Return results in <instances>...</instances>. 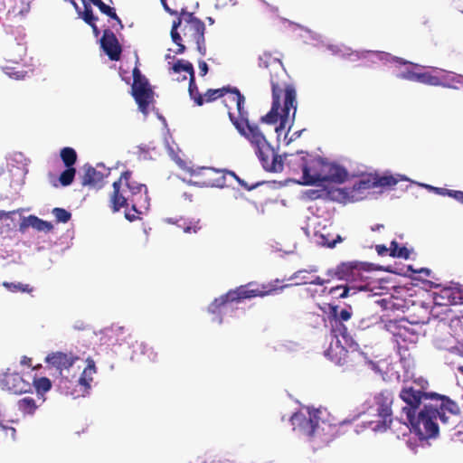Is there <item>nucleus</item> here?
<instances>
[{
	"label": "nucleus",
	"instance_id": "nucleus-22",
	"mask_svg": "<svg viewBox=\"0 0 463 463\" xmlns=\"http://www.w3.org/2000/svg\"><path fill=\"white\" fill-rule=\"evenodd\" d=\"M105 175L91 165L83 166V175H81V184L94 189H100L104 186Z\"/></svg>",
	"mask_w": 463,
	"mask_h": 463
},
{
	"label": "nucleus",
	"instance_id": "nucleus-41",
	"mask_svg": "<svg viewBox=\"0 0 463 463\" xmlns=\"http://www.w3.org/2000/svg\"><path fill=\"white\" fill-rule=\"evenodd\" d=\"M76 169L74 167H66V169L61 172L59 177V181L62 186L70 185L75 177Z\"/></svg>",
	"mask_w": 463,
	"mask_h": 463
},
{
	"label": "nucleus",
	"instance_id": "nucleus-15",
	"mask_svg": "<svg viewBox=\"0 0 463 463\" xmlns=\"http://www.w3.org/2000/svg\"><path fill=\"white\" fill-rule=\"evenodd\" d=\"M129 194V188L125 186V181H121L120 176L118 181L113 183V192L109 197L110 208L113 213L131 205L132 198Z\"/></svg>",
	"mask_w": 463,
	"mask_h": 463
},
{
	"label": "nucleus",
	"instance_id": "nucleus-14",
	"mask_svg": "<svg viewBox=\"0 0 463 463\" xmlns=\"http://www.w3.org/2000/svg\"><path fill=\"white\" fill-rule=\"evenodd\" d=\"M325 158L309 154L304 175L299 184L303 185H315L321 183Z\"/></svg>",
	"mask_w": 463,
	"mask_h": 463
},
{
	"label": "nucleus",
	"instance_id": "nucleus-38",
	"mask_svg": "<svg viewBox=\"0 0 463 463\" xmlns=\"http://www.w3.org/2000/svg\"><path fill=\"white\" fill-rule=\"evenodd\" d=\"M174 72L178 73L182 71L187 72L189 77L194 75V66L190 61H185L184 60H178L172 67Z\"/></svg>",
	"mask_w": 463,
	"mask_h": 463
},
{
	"label": "nucleus",
	"instance_id": "nucleus-16",
	"mask_svg": "<svg viewBox=\"0 0 463 463\" xmlns=\"http://www.w3.org/2000/svg\"><path fill=\"white\" fill-rule=\"evenodd\" d=\"M194 176L198 179L197 183L203 186L222 187L225 185L224 173L215 168L203 167Z\"/></svg>",
	"mask_w": 463,
	"mask_h": 463
},
{
	"label": "nucleus",
	"instance_id": "nucleus-29",
	"mask_svg": "<svg viewBox=\"0 0 463 463\" xmlns=\"http://www.w3.org/2000/svg\"><path fill=\"white\" fill-rule=\"evenodd\" d=\"M18 410L24 415L29 414L32 415L34 413L38 405L36 402L32 397L26 396L24 397L17 402Z\"/></svg>",
	"mask_w": 463,
	"mask_h": 463
},
{
	"label": "nucleus",
	"instance_id": "nucleus-50",
	"mask_svg": "<svg viewBox=\"0 0 463 463\" xmlns=\"http://www.w3.org/2000/svg\"><path fill=\"white\" fill-rule=\"evenodd\" d=\"M21 1L23 3L24 6L19 10H16V7H14V11L16 12L20 15H24L30 10V4H29V2L24 1V0H21Z\"/></svg>",
	"mask_w": 463,
	"mask_h": 463
},
{
	"label": "nucleus",
	"instance_id": "nucleus-47",
	"mask_svg": "<svg viewBox=\"0 0 463 463\" xmlns=\"http://www.w3.org/2000/svg\"><path fill=\"white\" fill-rule=\"evenodd\" d=\"M433 189L435 191H439V190L447 191L449 196H451V197L457 199L458 201L463 202V192H461V191H453V190H449L446 188H433Z\"/></svg>",
	"mask_w": 463,
	"mask_h": 463
},
{
	"label": "nucleus",
	"instance_id": "nucleus-60",
	"mask_svg": "<svg viewBox=\"0 0 463 463\" xmlns=\"http://www.w3.org/2000/svg\"><path fill=\"white\" fill-rule=\"evenodd\" d=\"M90 27H91V29H92V32H93L94 36L98 37V36L99 35V33H100V31H99V29L98 28V26H97L96 23H93V24H90Z\"/></svg>",
	"mask_w": 463,
	"mask_h": 463
},
{
	"label": "nucleus",
	"instance_id": "nucleus-21",
	"mask_svg": "<svg viewBox=\"0 0 463 463\" xmlns=\"http://www.w3.org/2000/svg\"><path fill=\"white\" fill-rule=\"evenodd\" d=\"M308 156V153L303 151L295 154H285L283 158L284 165H286L291 174L303 176Z\"/></svg>",
	"mask_w": 463,
	"mask_h": 463
},
{
	"label": "nucleus",
	"instance_id": "nucleus-61",
	"mask_svg": "<svg viewBox=\"0 0 463 463\" xmlns=\"http://www.w3.org/2000/svg\"><path fill=\"white\" fill-rule=\"evenodd\" d=\"M14 212H5V211H0V220H2L3 218H9L10 215L12 213H14Z\"/></svg>",
	"mask_w": 463,
	"mask_h": 463
},
{
	"label": "nucleus",
	"instance_id": "nucleus-4",
	"mask_svg": "<svg viewBox=\"0 0 463 463\" xmlns=\"http://www.w3.org/2000/svg\"><path fill=\"white\" fill-rule=\"evenodd\" d=\"M438 418V404L429 402L424 403L419 411L406 420L411 425V430L420 439H428L436 438L439 434Z\"/></svg>",
	"mask_w": 463,
	"mask_h": 463
},
{
	"label": "nucleus",
	"instance_id": "nucleus-2",
	"mask_svg": "<svg viewBox=\"0 0 463 463\" xmlns=\"http://www.w3.org/2000/svg\"><path fill=\"white\" fill-rule=\"evenodd\" d=\"M279 280L275 279L267 284H258L255 281L249 282L245 285H241L233 289H230L227 293L215 298L208 307V311L213 314L220 315L222 308L228 303H240L245 299L253 298H264L271 295L278 290H281L288 287V285H279Z\"/></svg>",
	"mask_w": 463,
	"mask_h": 463
},
{
	"label": "nucleus",
	"instance_id": "nucleus-13",
	"mask_svg": "<svg viewBox=\"0 0 463 463\" xmlns=\"http://www.w3.org/2000/svg\"><path fill=\"white\" fill-rule=\"evenodd\" d=\"M325 354L338 365H348L355 362V359L359 356V352L353 346L347 349L337 339L335 344L331 343Z\"/></svg>",
	"mask_w": 463,
	"mask_h": 463
},
{
	"label": "nucleus",
	"instance_id": "nucleus-36",
	"mask_svg": "<svg viewBox=\"0 0 463 463\" xmlns=\"http://www.w3.org/2000/svg\"><path fill=\"white\" fill-rule=\"evenodd\" d=\"M330 322L332 326V331L336 337L342 336L344 339H347L348 337H350L348 329L346 326L344 324V322L336 321L334 319H331Z\"/></svg>",
	"mask_w": 463,
	"mask_h": 463
},
{
	"label": "nucleus",
	"instance_id": "nucleus-9",
	"mask_svg": "<svg viewBox=\"0 0 463 463\" xmlns=\"http://www.w3.org/2000/svg\"><path fill=\"white\" fill-rule=\"evenodd\" d=\"M364 270V262L344 261L335 269H329L326 275L333 279L346 280L349 284H359L362 281H368V278L363 274Z\"/></svg>",
	"mask_w": 463,
	"mask_h": 463
},
{
	"label": "nucleus",
	"instance_id": "nucleus-48",
	"mask_svg": "<svg viewBox=\"0 0 463 463\" xmlns=\"http://www.w3.org/2000/svg\"><path fill=\"white\" fill-rule=\"evenodd\" d=\"M332 279L328 277L327 279H324L320 278L319 276H312V279L310 280H304L305 283H309L311 285L316 286H323L326 283L329 282Z\"/></svg>",
	"mask_w": 463,
	"mask_h": 463
},
{
	"label": "nucleus",
	"instance_id": "nucleus-49",
	"mask_svg": "<svg viewBox=\"0 0 463 463\" xmlns=\"http://www.w3.org/2000/svg\"><path fill=\"white\" fill-rule=\"evenodd\" d=\"M392 257L408 260L410 258V250L405 246H399L397 253H393Z\"/></svg>",
	"mask_w": 463,
	"mask_h": 463
},
{
	"label": "nucleus",
	"instance_id": "nucleus-43",
	"mask_svg": "<svg viewBox=\"0 0 463 463\" xmlns=\"http://www.w3.org/2000/svg\"><path fill=\"white\" fill-rule=\"evenodd\" d=\"M52 214L54 215L57 222L66 223L71 218V213L69 211L59 207L52 209Z\"/></svg>",
	"mask_w": 463,
	"mask_h": 463
},
{
	"label": "nucleus",
	"instance_id": "nucleus-56",
	"mask_svg": "<svg viewBox=\"0 0 463 463\" xmlns=\"http://www.w3.org/2000/svg\"><path fill=\"white\" fill-rule=\"evenodd\" d=\"M140 209H141V208H138V212H139L138 213H141ZM133 212H134V213L127 212V213H125V217H126L128 221H130V222H133V221H135V220H137V216L136 215V213H136L135 211H133Z\"/></svg>",
	"mask_w": 463,
	"mask_h": 463
},
{
	"label": "nucleus",
	"instance_id": "nucleus-52",
	"mask_svg": "<svg viewBox=\"0 0 463 463\" xmlns=\"http://www.w3.org/2000/svg\"><path fill=\"white\" fill-rule=\"evenodd\" d=\"M375 250L377 253L381 256H385L389 254V249L383 244L376 245Z\"/></svg>",
	"mask_w": 463,
	"mask_h": 463
},
{
	"label": "nucleus",
	"instance_id": "nucleus-1",
	"mask_svg": "<svg viewBox=\"0 0 463 463\" xmlns=\"http://www.w3.org/2000/svg\"><path fill=\"white\" fill-rule=\"evenodd\" d=\"M259 67L269 71L272 103L270 110L260 118V122L274 125L279 122L276 132L284 130L294 121L297 112V92L295 86L289 82V77L281 61L270 53L264 52L259 56Z\"/></svg>",
	"mask_w": 463,
	"mask_h": 463
},
{
	"label": "nucleus",
	"instance_id": "nucleus-64",
	"mask_svg": "<svg viewBox=\"0 0 463 463\" xmlns=\"http://www.w3.org/2000/svg\"><path fill=\"white\" fill-rule=\"evenodd\" d=\"M241 184L242 186H244V187H245L247 190H249V191H250V190H252V189L256 188V187L259 185V184H253V185H247L244 182H241Z\"/></svg>",
	"mask_w": 463,
	"mask_h": 463
},
{
	"label": "nucleus",
	"instance_id": "nucleus-32",
	"mask_svg": "<svg viewBox=\"0 0 463 463\" xmlns=\"http://www.w3.org/2000/svg\"><path fill=\"white\" fill-rule=\"evenodd\" d=\"M61 158L66 167H73L77 161V153L71 147H63L60 153Z\"/></svg>",
	"mask_w": 463,
	"mask_h": 463
},
{
	"label": "nucleus",
	"instance_id": "nucleus-5",
	"mask_svg": "<svg viewBox=\"0 0 463 463\" xmlns=\"http://www.w3.org/2000/svg\"><path fill=\"white\" fill-rule=\"evenodd\" d=\"M227 101H235V109L237 113L233 111H229V119L241 136L246 137L250 133L255 131V129H259L258 125L250 123L249 119V112L245 108L246 99L244 95L241 93L239 89L236 87H232L231 90L226 96Z\"/></svg>",
	"mask_w": 463,
	"mask_h": 463
},
{
	"label": "nucleus",
	"instance_id": "nucleus-11",
	"mask_svg": "<svg viewBox=\"0 0 463 463\" xmlns=\"http://www.w3.org/2000/svg\"><path fill=\"white\" fill-rule=\"evenodd\" d=\"M133 84L132 96L141 112L146 114L149 104L153 101V90H151L148 80L141 74L137 67L133 70Z\"/></svg>",
	"mask_w": 463,
	"mask_h": 463
},
{
	"label": "nucleus",
	"instance_id": "nucleus-31",
	"mask_svg": "<svg viewBox=\"0 0 463 463\" xmlns=\"http://www.w3.org/2000/svg\"><path fill=\"white\" fill-rule=\"evenodd\" d=\"M188 91L190 98L194 99V103L197 106H202L204 103V99L203 95L199 92L197 85L195 83V76L192 75V77H189V87Z\"/></svg>",
	"mask_w": 463,
	"mask_h": 463
},
{
	"label": "nucleus",
	"instance_id": "nucleus-42",
	"mask_svg": "<svg viewBox=\"0 0 463 463\" xmlns=\"http://www.w3.org/2000/svg\"><path fill=\"white\" fill-rule=\"evenodd\" d=\"M317 269H311L310 270L307 269H300L296 271L290 278V279H299L298 282L296 283V285H305L306 283L304 280H310L312 279V276L310 277L309 274L311 272H316Z\"/></svg>",
	"mask_w": 463,
	"mask_h": 463
},
{
	"label": "nucleus",
	"instance_id": "nucleus-19",
	"mask_svg": "<svg viewBox=\"0 0 463 463\" xmlns=\"http://www.w3.org/2000/svg\"><path fill=\"white\" fill-rule=\"evenodd\" d=\"M45 360L62 374L64 370H69L79 360V356L72 353L53 352L49 354Z\"/></svg>",
	"mask_w": 463,
	"mask_h": 463
},
{
	"label": "nucleus",
	"instance_id": "nucleus-35",
	"mask_svg": "<svg viewBox=\"0 0 463 463\" xmlns=\"http://www.w3.org/2000/svg\"><path fill=\"white\" fill-rule=\"evenodd\" d=\"M417 82L424 83L431 86H439L441 80L438 76H434L430 72H418Z\"/></svg>",
	"mask_w": 463,
	"mask_h": 463
},
{
	"label": "nucleus",
	"instance_id": "nucleus-8",
	"mask_svg": "<svg viewBox=\"0 0 463 463\" xmlns=\"http://www.w3.org/2000/svg\"><path fill=\"white\" fill-rule=\"evenodd\" d=\"M393 394L389 390H383L374 394L370 409L378 417L375 429L386 430L392 422Z\"/></svg>",
	"mask_w": 463,
	"mask_h": 463
},
{
	"label": "nucleus",
	"instance_id": "nucleus-40",
	"mask_svg": "<svg viewBox=\"0 0 463 463\" xmlns=\"http://www.w3.org/2000/svg\"><path fill=\"white\" fill-rule=\"evenodd\" d=\"M6 289H8L11 292H26L31 293L33 291V288L30 287L28 284H23V283H14V282H3L2 284Z\"/></svg>",
	"mask_w": 463,
	"mask_h": 463
},
{
	"label": "nucleus",
	"instance_id": "nucleus-63",
	"mask_svg": "<svg viewBox=\"0 0 463 463\" xmlns=\"http://www.w3.org/2000/svg\"><path fill=\"white\" fill-rule=\"evenodd\" d=\"M161 3H162V5H163L164 8L165 9V11H167V12H168V13H170V14H175V12L172 11V10L168 7V5H167V4H166V1H165V0H161Z\"/></svg>",
	"mask_w": 463,
	"mask_h": 463
},
{
	"label": "nucleus",
	"instance_id": "nucleus-23",
	"mask_svg": "<svg viewBox=\"0 0 463 463\" xmlns=\"http://www.w3.org/2000/svg\"><path fill=\"white\" fill-rule=\"evenodd\" d=\"M370 290V284L368 281H362L359 284H346L344 286H336L330 289L331 294H336L338 291L339 298H345L350 296L356 294L359 291H368Z\"/></svg>",
	"mask_w": 463,
	"mask_h": 463
},
{
	"label": "nucleus",
	"instance_id": "nucleus-45",
	"mask_svg": "<svg viewBox=\"0 0 463 463\" xmlns=\"http://www.w3.org/2000/svg\"><path fill=\"white\" fill-rule=\"evenodd\" d=\"M321 244L323 246H326L327 248H334L335 247L336 243L343 241V238L340 235H336L335 239L330 240L326 236L322 235L321 236Z\"/></svg>",
	"mask_w": 463,
	"mask_h": 463
},
{
	"label": "nucleus",
	"instance_id": "nucleus-39",
	"mask_svg": "<svg viewBox=\"0 0 463 463\" xmlns=\"http://www.w3.org/2000/svg\"><path fill=\"white\" fill-rule=\"evenodd\" d=\"M332 319L346 322L352 317V312L349 309H342L338 311V307L335 306L331 307Z\"/></svg>",
	"mask_w": 463,
	"mask_h": 463
},
{
	"label": "nucleus",
	"instance_id": "nucleus-33",
	"mask_svg": "<svg viewBox=\"0 0 463 463\" xmlns=\"http://www.w3.org/2000/svg\"><path fill=\"white\" fill-rule=\"evenodd\" d=\"M177 225L182 228L185 233H197L202 229L200 220H180Z\"/></svg>",
	"mask_w": 463,
	"mask_h": 463
},
{
	"label": "nucleus",
	"instance_id": "nucleus-3",
	"mask_svg": "<svg viewBox=\"0 0 463 463\" xmlns=\"http://www.w3.org/2000/svg\"><path fill=\"white\" fill-rule=\"evenodd\" d=\"M244 137L253 146L265 171L269 173H280L283 171V157L278 155L260 128L255 129V131Z\"/></svg>",
	"mask_w": 463,
	"mask_h": 463
},
{
	"label": "nucleus",
	"instance_id": "nucleus-18",
	"mask_svg": "<svg viewBox=\"0 0 463 463\" xmlns=\"http://www.w3.org/2000/svg\"><path fill=\"white\" fill-rule=\"evenodd\" d=\"M348 178L346 169L335 163L324 160L321 183L343 184Z\"/></svg>",
	"mask_w": 463,
	"mask_h": 463
},
{
	"label": "nucleus",
	"instance_id": "nucleus-30",
	"mask_svg": "<svg viewBox=\"0 0 463 463\" xmlns=\"http://www.w3.org/2000/svg\"><path fill=\"white\" fill-rule=\"evenodd\" d=\"M231 88H232L231 86H224L220 89L207 90V91L204 93V95H203L204 102H212V101L218 99L219 98L224 97L225 95L228 96V94L231 90Z\"/></svg>",
	"mask_w": 463,
	"mask_h": 463
},
{
	"label": "nucleus",
	"instance_id": "nucleus-46",
	"mask_svg": "<svg viewBox=\"0 0 463 463\" xmlns=\"http://www.w3.org/2000/svg\"><path fill=\"white\" fill-rule=\"evenodd\" d=\"M302 423L306 424L308 428L307 433L309 436H312L315 432L316 427L317 426V421L313 420L311 418L307 419L306 417L303 418Z\"/></svg>",
	"mask_w": 463,
	"mask_h": 463
},
{
	"label": "nucleus",
	"instance_id": "nucleus-54",
	"mask_svg": "<svg viewBox=\"0 0 463 463\" xmlns=\"http://www.w3.org/2000/svg\"><path fill=\"white\" fill-rule=\"evenodd\" d=\"M107 15L109 17H110L111 19L115 20L118 23V24L119 25L120 28H123L122 21L118 17V15L117 14V13H116L114 8L111 10V13H109Z\"/></svg>",
	"mask_w": 463,
	"mask_h": 463
},
{
	"label": "nucleus",
	"instance_id": "nucleus-51",
	"mask_svg": "<svg viewBox=\"0 0 463 463\" xmlns=\"http://www.w3.org/2000/svg\"><path fill=\"white\" fill-rule=\"evenodd\" d=\"M324 194H325L324 191L309 190L307 192V196L311 200H316V199L321 198L324 195Z\"/></svg>",
	"mask_w": 463,
	"mask_h": 463
},
{
	"label": "nucleus",
	"instance_id": "nucleus-59",
	"mask_svg": "<svg viewBox=\"0 0 463 463\" xmlns=\"http://www.w3.org/2000/svg\"><path fill=\"white\" fill-rule=\"evenodd\" d=\"M112 9L113 7H110L109 5L104 4V5L99 9V11L107 15L109 13H111Z\"/></svg>",
	"mask_w": 463,
	"mask_h": 463
},
{
	"label": "nucleus",
	"instance_id": "nucleus-34",
	"mask_svg": "<svg viewBox=\"0 0 463 463\" xmlns=\"http://www.w3.org/2000/svg\"><path fill=\"white\" fill-rule=\"evenodd\" d=\"M374 175L375 180V187H392L398 183V178L392 175H379L377 174Z\"/></svg>",
	"mask_w": 463,
	"mask_h": 463
},
{
	"label": "nucleus",
	"instance_id": "nucleus-37",
	"mask_svg": "<svg viewBox=\"0 0 463 463\" xmlns=\"http://www.w3.org/2000/svg\"><path fill=\"white\" fill-rule=\"evenodd\" d=\"M83 4L84 10H79V17H80L89 25L93 23H96L98 21V17L94 15L91 6L90 5V4H87L85 2Z\"/></svg>",
	"mask_w": 463,
	"mask_h": 463
},
{
	"label": "nucleus",
	"instance_id": "nucleus-20",
	"mask_svg": "<svg viewBox=\"0 0 463 463\" xmlns=\"http://www.w3.org/2000/svg\"><path fill=\"white\" fill-rule=\"evenodd\" d=\"M2 383L5 389L14 393H25L31 391V383L29 381L17 373H6L4 375Z\"/></svg>",
	"mask_w": 463,
	"mask_h": 463
},
{
	"label": "nucleus",
	"instance_id": "nucleus-12",
	"mask_svg": "<svg viewBox=\"0 0 463 463\" xmlns=\"http://www.w3.org/2000/svg\"><path fill=\"white\" fill-rule=\"evenodd\" d=\"M121 181H125V186L129 188V196L132 198V211L139 213L138 208H147L148 195L146 186L133 180L132 172L130 171H125L121 174Z\"/></svg>",
	"mask_w": 463,
	"mask_h": 463
},
{
	"label": "nucleus",
	"instance_id": "nucleus-53",
	"mask_svg": "<svg viewBox=\"0 0 463 463\" xmlns=\"http://www.w3.org/2000/svg\"><path fill=\"white\" fill-rule=\"evenodd\" d=\"M199 70H200V75L205 76L208 72V65L204 61H199L198 62Z\"/></svg>",
	"mask_w": 463,
	"mask_h": 463
},
{
	"label": "nucleus",
	"instance_id": "nucleus-62",
	"mask_svg": "<svg viewBox=\"0 0 463 463\" xmlns=\"http://www.w3.org/2000/svg\"><path fill=\"white\" fill-rule=\"evenodd\" d=\"M302 131H303V130H298V131H295V132L292 134V136H291V137H290L289 141H292V140H294V139L298 138V137H300V135H301Z\"/></svg>",
	"mask_w": 463,
	"mask_h": 463
},
{
	"label": "nucleus",
	"instance_id": "nucleus-10",
	"mask_svg": "<svg viewBox=\"0 0 463 463\" xmlns=\"http://www.w3.org/2000/svg\"><path fill=\"white\" fill-rule=\"evenodd\" d=\"M438 404V416L444 428L454 430L460 423V409L456 402L445 395L438 393L433 400Z\"/></svg>",
	"mask_w": 463,
	"mask_h": 463
},
{
	"label": "nucleus",
	"instance_id": "nucleus-55",
	"mask_svg": "<svg viewBox=\"0 0 463 463\" xmlns=\"http://www.w3.org/2000/svg\"><path fill=\"white\" fill-rule=\"evenodd\" d=\"M398 248H399V244L396 241H392L390 244V248L389 249V255L391 257H392V254L393 253H397L398 251Z\"/></svg>",
	"mask_w": 463,
	"mask_h": 463
},
{
	"label": "nucleus",
	"instance_id": "nucleus-57",
	"mask_svg": "<svg viewBox=\"0 0 463 463\" xmlns=\"http://www.w3.org/2000/svg\"><path fill=\"white\" fill-rule=\"evenodd\" d=\"M226 96H227V95H225L224 97H222V98H223L222 102H223L224 106L227 108L228 112H229V111H231V110L232 111V108H233V107H234V105H235V101H227V102H226Z\"/></svg>",
	"mask_w": 463,
	"mask_h": 463
},
{
	"label": "nucleus",
	"instance_id": "nucleus-26",
	"mask_svg": "<svg viewBox=\"0 0 463 463\" xmlns=\"http://www.w3.org/2000/svg\"><path fill=\"white\" fill-rule=\"evenodd\" d=\"M182 24V19L177 18L173 22L172 28H171V38L173 42L178 46V49L175 51L176 54H182L185 52L186 48L182 43V37L180 33H178V27H180Z\"/></svg>",
	"mask_w": 463,
	"mask_h": 463
},
{
	"label": "nucleus",
	"instance_id": "nucleus-44",
	"mask_svg": "<svg viewBox=\"0 0 463 463\" xmlns=\"http://www.w3.org/2000/svg\"><path fill=\"white\" fill-rule=\"evenodd\" d=\"M418 72L411 70V69H405L399 73H397L396 77L398 79L402 80H407L411 81H416L417 80Z\"/></svg>",
	"mask_w": 463,
	"mask_h": 463
},
{
	"label": "nucleus",
	"instance_id": "nucleus-7",
	"mask_svg": "<svg viewBox=\"0 0 463 463\" xmlns=\"http://www.w3.org/2000/svg\"><path fill=\"white\" fill-rule=\"evenodd\" d=\"M178 18L182 19L183 34L188 43H194L197 51L202 56L206 54L205 45V25L199 18L195 17L193 13L183 10Z\"/></svg>",
	"mask_w": 463,
	"mask_h": 463
},
{
	"label": "nucleus",
	"instance_id": "nucleus-6",
	"mask_svg": "<svg viewBox=\"0 0 463 463\" xmlns=\"http://www.w3.org/2000/svg\"><path fill=\"white\" fill-rule=\"evenodd\" d=\"M435 397H438V393L424 391L423 385L417 389L411 384H405L399 392V398L405 403L402 408V413L408 419L420 410L421 404L424 405L429 400L433 402Z\"/></svg>",
	"mask_w": 463,
	"mask_h": 463
},
{
	"label": "nucleus",
	"instance_id": "nucleus-17",
	"mask_svg": "<svg viewBox=\"0 0 463 463\" xmlns=\"http://www.w3.org/2000/svg\"><path fill=\"white\" fill-rule=\"evenodd\" d=\"M99 42L102 50L108 55L109 60L115 61L120 60L122 47L115 33L111 30L105 29Z\"/></svg>",
	"mask_w": 463,
	"mask_h": 463
},
{
	"label": "nucleus",
	"instance_id": "nucleus-25",
	"mask_svg": "<svg viewBox=\"0 0 463 463\" xmlns=\"http://www.w3.org/2000/svg\"><path fill=\"white\" fill-rule=\"evenodd\" d=\"M375 180L373 174H368L362 175L359 180H357L352 187L354 192H362L365 190H370L375 188Z\"/></svg>",
	"mask_w": 463,
	"mask_h": 463
},
{
	"label": "nucleus",
	"instance_id": "nucleus-27",
	"mask_svg": "<svg viewBox=\"0 0 463 463\" xmlns=\"http://www.w3.org/2000/svg\"><path fill=\"white\" fill-rule=\"evenodd\" d=\"M33 384L36 390L38 398L42 401V402H44L43 394L51 390L52 388V382L47 377H40V378H33Z\"/></svg>",
	"mask_w": 463,
	"mask_h": 463
},
{
	"label": "nucleus",
	"instance_id": "nucleus-24",
	"mask_svg": "<svg viewBox=\"0 0 463 463\" xmlns=\"http://www.w3.org/2000/svg\"><path fill=\"white\" fill-rule=\"evenodd\" d=\"M87 366L83 370L78 383L84 388V392H87L90 388V383L93 381V375L97 373L95 362L91 358L87 359Z\"/></svg>",
	"mask_w": 463,
	"mask_h": 463
},
{
	"label": "nucleus",
	"instance_id": "nucleus-28",
	"mask_svg": "<svg viewBox=\"0 0 463 463\" xmlns=\"http://www.w3.org/2000/svg\"><path fill=\"white\" fill-rule=\"evenodd\" d=\"M27 226H31L38 232H49L53 229V225L47 221H43L37 216L30 215L27 218Z\"/></svg>",
	"mask_w": 463,
	"mask_h": 463
},
{
	"label": "nucleus",
	"instance_id": "nucleus-58",
	"mask_svg": "<svg viewBox=\"0 0 463 463\" xmlns=\"http://www.w3.org/2000/svg\"><path fill=\"white\" fill-rule=\"evenodd\" d=\"M21 364L22 365H26L28 367H31L32 366V358L30 357H27V356H23L22 359H21Z\"/></svg>",
	"mask_w": 463,
	"mask_h": 463
}]
</instances>
